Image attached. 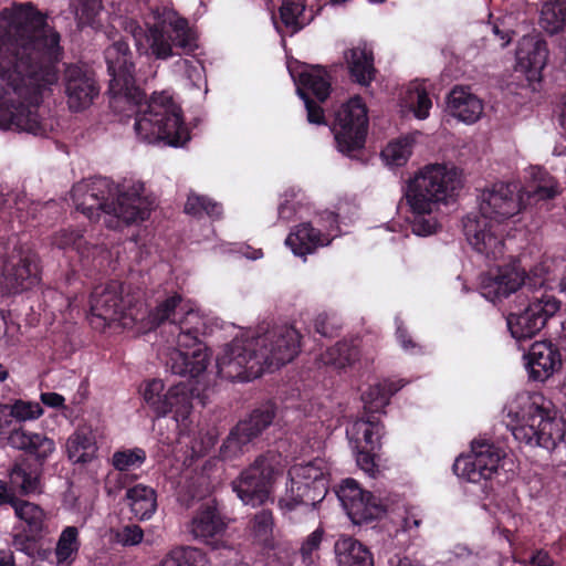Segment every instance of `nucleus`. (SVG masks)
Instances as JSON below:
<instances>
[{
	"mask_svg": "<svg viewBox=\"0 0 566 566\" xmlns=\"http://www.w3.org/2000/svg\"><path fill=\"white\" fill-rule=\"evenodd\" d=\"M525 358L530 377L537 381L548 379L562 366L558 348L547 340L532 344Z\"/></svg>",
	"mask_w": 566,
	"mask_h": 566,
	"instance_id": "nucleus-22",
	"label": "nucleus"
},
{
	"mask_svg": "<svg viewBox=\"0 0 566 566\" xmlns=\"http://www.w3.org/2000/svg\"><path fill=\"white\" fill-rule=\"evenodd\" d=\"M334 551L338 566H374L370 551L350 536L339 537Z\"/></svg>",
	"mask_w": 566,
	"mask_h": 566,
	"instance_id": "nucleus-32",
	"label": "nucleus"
},
{
	"mask_svg": "<svg viewBox=\"0 0 566 566\" xmlns=\"http://www.w3.org/2000/svg\"><path fill=\"white\" fill-rule=\"evenodd\" d=\"M147 407L157 418L166 417L171 412V405L168 401V389L160 379H151L146 382L143 391Z\"/></svg>",
	"mask_w": 566,
	"mask_h": 566,
	"instance_id": "nucleus-40",
	"label": "nucleus"
},
{
	"mask_svg": "<svg viewBox=\"0 0 566 566\" xmlns=\"http://www.w3.org/2000/svg\"><path fill=\"white\" fill-rule=\"evenodd\" d=\"M524 297L526 306L518 313H511L506 319L511 335L517 340L535 336L560 306L559 301L543 287H535Z\"/></svg>",
	"mask_w": 566,
	"mask_h": 566,
	"instance_id": "nucleus-12",
	"label": "nucleus"
},
{
	"mask_svg": "<svg viewBox=\"0 0 566 566\" xmlns=\"http://www.w3.org/2000/svg\"><path fill=\"white\" fill-rule=\"evenodd\" d=\"M298 82L302 87L297 88V94L305 103L307 120L311 124H325L323 108L312 101L304 90L315 95L319 102H324L328 97L331 88L326 71L319 66L311 67L300 74Z\"/></svg>",
	"mask_w": 566,
	"mask_h": 566,
	"instance_id": "nucleus-21",
	"label": "nucleus"
},
{
	"mask_svg": "<svg viewBox=\"0 0 566 566\" xmlns=\"http://www.w3.org/2000/svg\"><path fill=\"white\" fill-rule=\"evenodd\" d=\"M336 495L350 521L356 525L368 524L386 513L382 501L360 488L354 479H345L338 485Z\"/></svg>",
	"mask_w": 566,
	"mask_h": 566,
	"instance_id": "nucleus-17",
	"label": "nucleus"
},
{
	"mask_svg": "<svg viewBox=\"0 0 566 566\" xmlns=\"http://www.w3.org/2000/svg\"><path fill=\"white\" fill-rule=\"evenodd\" d=\"M154 14L157 22L147 31L134 20L123 22L138 51L147 53L149 50L156 59L166 60L174 55L172 46L181 49L185 54H190L198 48L196 35L189 29L187 20L177 18L171 11H165L161 18L156 9Z\"/></svg>",
	"mask_w": 566,
	"mask_h": 566,
	"instance_id": "nucleus-9",
	"label": "nucleus"
},
{
	"mask_svg": "<svg viewBox=\"0 0 566 566\" xmlns=\"http://www.w3.org/2000/svg\"><path fill=\"white\" fill-rule=\"evenodd\" d=\"M226 530V523L218 513V511L210 506L205 505L197 511L192 517L189 526L190 533L202 541L217 537Z\"/></svg>",
	"mask_w": 566,
	"mask_h": 566,
	"instance_id": "nucleus-34",
	"label": "nucleus"
},
{
	"mask_svg": "<svg viewBox=\"0 0 566 566\" xmlns=\"http://www.w3.org/2000/svg\"><path fill=\"white\" fill-rule=\"evenodd\" d=\"M545 281L539 276H526L517 265H507L481 276V294L491 302H496L510 294L521 291L525 296L535 287H544Z\"/></svg>",
	"mask_w": 566,
	"mask_h": 566,
	"instance_id": "nucleus-16",
	"label": "nucleus"
},
{
	"mask_svg": "<svg viewBox=\"0 0 566 566\" xmlns=\"http://www.w3.org/2000/svg\"><path fill=\"white\" fill-rule=\"evenodd\" d=\"M384 427L374 415L355 420L346 430L355 448L376 450L380 447Z\"/></svg>",
	"mask_w": 566,
	"mask_h": 566,
	"instance_id": "nucleus-29",
	"label": "nucleus"
},
{
	"mask_svg": "<svg viewBox=\"0 0 566 566\" xmlns=\"http://www.w3.org/2000/svg\"><path fill=\"white\" fill-rule=\"evenodd\" d=\"M450 114L464 123L476 122L482 112V102L468 88L455 86L447 97Z\"/></svg>",
	"mask_w": 566,
	"mask_h": 566,
	"instance_id": "nucleus-26",
	"label": "nucleus"
},
{
	"mask_svg": "<svg viewBox=\"0 0 566 566\" xmlns=\"http://www.w3.org/2000/svg\"><path fill=\"white\" fill-rule=\"evenodd\" d=\"M315 331L325 337H331L335 333V325L326 313L318 314L314 322Z\"/></svg>",
	"mask_w": 566,
	"mask_h": 566,
	"instance_id": "nucleus-59",
	"label": "nucleus"
},
{
	"mask_svg": "<svg viewBox=\"0 0 566 566\" xmlns=\"http://www.w3.org/2000/svg\"><path fill=\"white\" fill-rule=\"evenodd\" d=\"M397 339L401 344L402 348L406 350H412L418 348L419 346L411 339L407 329L401 325H398L396 331Z\"/></svg>",
	"mask_w": 566,
	"mask_h": 566,
	"instance_id": "nucleus-63",
	"label": "nucleus"
},
{
	"mask_svg": "<svg viewBox=\"0 0 566 566\" xmlns=\"http://www.w3.org/2000/svg\"><path fill=\"white\" fill-rule=\"evenodd\" d=\"M11 415L20 420L36 419L42 415V408L39 403L17 401L12 406Z\"/></svg>",
	"mask_w": 566,
	"mask_h": 566,
	"instance_id": "nucleus-55",
	"label": "nucleus"
},
{
	"mask_svg": "<svg viewBox=\"0 0 566 566\" xmlns=\"http://www.w3.org/2000/svg\"><path fill=\"white\" fill-rule=\"evenodd\" d=\"M323 533L322 528H317L303 542L300 552L305 564H311L313 562L312 554L314 551L318 549L323 539Z\"/></svg>",
	"mask_w": 566,
	"mask_h": 566,
	"instance_id": "nucleus-56",
	"label": "nucleus"
},
{
	"mask_svg": "<svg viewBox=\"0 0 566 566\" xmlns=\"http://www.w3.org/2000/svg\"><path fill=\"white\" fill-rule=\"evenodd\" d=\"M36 537L38 536H32L29 533L18 534L13 537V545L19 552L25 554V562H34L38 564V560H44L50 555L49 549L41 548L36 545Z\"/></svg>",
	"mask_w": 566,
	"mask_h": 566,
	"instance_id": "nucleus-50",
	"label": "nucleus"
},
{
	"mask_svg": "<svg viewBox=\"0 0 566 566\" xmlns=\"http://www.w3.org/2000/svg\"><path fill=\"white\" fill-rule=\"evenodd\" d=\"M185 212L195 217L207 214L218 219L222 214V206L207 196L191 192L187 198Z\"/></svg>",
	"mask_w": 566,
	"mask_h": 566,
	"instance_id": "nucleus-46",
	"label": "nucleus"
},
{
	"mask_svg": "<svg viewBox=\"0 0 566 566\" xmlns=\"http://www.w3.org/2000/svg\"><path fill=\"white\" fill-rule=\"evenodd\" d=\"M146 459V451L142 448L122 449L113 453L111 463L117 471L123 472L140 468Z\"/></svg>",
	"mask_w": 566,
	"mask_h": 566,
	"instance_id": "nucleus-47",
	"label": "nucleus"
},
{
	"mask_svg": "<svg viewBox=\"0 0 566 566\" xmlns=\"http://www.w3.org/2000/svg\"><path fill=\"white\" fill-rule=\"evenodd\" d=\"M86 241L83 234L75 230L63 229L56 232L52 238V244L59 249L73 248L81 254H84V244Z\"/></svg>",
	"mask_w": 566,
	"mask_h": 566,
	"instance_id": "nucleus-53",
	"label": "nucleus"
},
{
	"mask_svg": "<svg viewBox=\"0 0 566 566\" xmlns=\"http://www.w3.org/2000/svg\"><path fill=\"white\" fill-rule=\"evenodd\" d=\"M140 181H125L120 186L105 177H94L75 184L71 195L77 211L91 220L104 218L109 229H120L149 217L150 202L143 196Z\"/></svg>",
	"mask_w": 566,
	"mask_h": 566,
	"instance_id": "nucleus-4",
	"label": "nucleus"
},
{
	"mask_svg": "<svg viewBox=\"0 0 566 566\" xmlns=\"http://www.w3.org/2000/svg\"><path fill=\"white\" fill-rule=\"evenodd\" d=\"M8 441L11 447L34 455L39 461L46 460L55 450L52 439L22 428L13 430Z\"/></svg>",
	"mask_w": 566,
	"mask_h": 566,
	"instance_id": "nucleus-28",
	"label": "nucleus"
},
{
	"mask_svg": "<svg viewBox=\"0 0 566 566\" xmlns=\"http://www.w3.org/2000/svg\"><path fill=\"white\" fill-rule=\"evenodd\" d=\"M101 7V0H70V8L77 18L84 21L93 19Z\"/></svg>",
	"mask_w": 566,
	"mask_h": 566,
	"instance_id": "nucleus-54",
	"label": "nucleus"
},
{
	"mask_svg": "<svg viewBox=\"0 0 566 566\" xmlns=\"http://www.w3.org/2000/svg\"><path fill=\"white\" fill-rule=\"evenodd\" d=\"M526 207L522 187L516 182H495L479 196V213L468 214L463 232L471 247L489 260L504 254L501 226Z\"/></svg>",
	"mask_w": 566,
	"mask_h": 566,
	"instance_id": "nucleus-5",
	"label": "nucleus"
},
{
	"mask_svg": "<svg viewBox=\"0 0 566 566\" xmlns=\"http://www.w3.org/2000/svg\"><path fill=\"white\" fill-rule=\"evenodd\" d=\"M461 187V172L454 166L441 164L428 165L410 179L405 197L412 213V232L422 237L434 233L439 226L434 211Z\"/></svg>",
	"mask_w": 566,
	"mask_h": 566,
	"instance_id": "nucleus-6",
	"label": "nucleus"
},
{
	"mask_svg": "<svg viewBox=\"0 0 566 566\" xmlns=\"http://www.w3.org/2000/svg\"><path fill=\"white\" fill-rule=\"evenodd\" d=\"M411 148L412 139L410 137H402L389 143L381 151V157L387 165L403 166L411 155Z\"/></svg>",
	"mask_w": 566,
	"mask_h": 566,
	"instance_id": "nucleus-48",
	"label": "nucleus"
},
{
	"mask_svg": "<svg viewBox=\"0 0 566 566\" xmlns=\"http://www.w3.org/2000/svg\"><path fill=\"white\" fill-rule=\"evenodd\" d=\"M423 514L418 509H409L403 517V528L410 531L421 525Z\"/></svg>",
	"mask_w": 566,
	"mask_h": 566,
	"instance_id": "nucleus-61",
	"label": "nucleus"
},
{
	"mask_svg": "<svg viewBox=\"0 0 566 566\" xmlns=\"http://www.w3.org/2000/svg\"><path fill=\"white\" fill-rule=\"evenodd\" d=\"M177 65L185 70L187 77L195 82L200 78L201 65L197 62L193 63L190 60L184 59L177 62Z\"/></svg>",
	"mask_w": 566,
	"mask_h": 566,
	"instance_id": "nucleus-62",
	"label": "nucleus"
},
{
	"mask_svg": "<svg viewBox=\"0 0 566 566\" xmlns=\"http://www.w3.org/2000/svg\"><path fill=\"white\" fill-rule=\"evenodd\" d=\"M144 532L138 525H127L117 532V542L124 546H134L143 541Z\"/></svg>",
	"mask_w": 566,
	"mask_h": 566,
	"instance_id": "nucleus-57",
	"label": "nucleus"
},
{
	"mask_svg": "<svg viewBox=\"0 0 566 566\" xmlns=\"http://www.w3.org/2000/svg\"><path fill=\"white\" fill-rule=\"evenodd\" d=\"M566 22V0L546 2L541 11L539 24L549 34L559 32Z\"/></svg>",
	"mask_w": 566,
	"mask_h": 566,
	"instance_id": "nucleus-42",
	"label": "nucleus"
},
{
	"mask_svg": "<svg viewBox=\"0 0 566 566\" xmlns=\"http://www.w3.org/2000/svg\"><path fill=\"white\" fill-rule=\"evenodd\" d=\"M125 500L130 512L137 520H149L157 510L156 491L145 484H136L127 489Z\"/></svg>",
	"mask_w": 566,
	"mask_h": 566,
	"instance_id": "nucleus-36",
	"label": "nucleus"
},
{
	"mask_svg": "<svg viewBox=\"0 0 566 566\" xmlns=\"http://www.w3.org/2000/svg\"><path fill=\"white\" fill-rule=\"evenodd\" d=\"M96 451V438L91 427H78L66 440V454L73 463L91 462Z\"/></svg>",
	"mask_w": 566,
	"mask_h": 566,
	"instance_id": "nucleus-30",
	"label": "nucleus"
},
{
	"mask_svg": "<svg viewBox=\"0 0 566 566\" xmlns=\"http://www.w3.org/2000/svg\"><path fill=\"white\" fill-rule=\"evenodd\" d=\"M357 450L356 452V462L358 467L364 470L366 473H374L376 463L374 459V451L375 450H368L366 448H355Z\"/></svg>",
	"mask_w": 566,
	"mask_h": 566,
	"instance_id": "nucleus-58",
	"label": "nucleus"
},
{
	"mask_svg": "<svg viewBox=\"0 0 566 566\" xmlns=\"http://www.w3.org/2000/svg\"><path fill=\"white\" fill-rule=\"evenodd\" d=\"M63 84L67 105L73 112L87 108L98 95V87L93 74L76 64L65 67Z\"/></svg>",
	"mask_w": 566,
	"mask_h": 566,
	"instance_id": "nucleus-20",
	"label": "nucleus"
},
{
	"mask_svg": "<svg viewBox=\"0 0 566 566\" xmlns=\"http://www.w3.org/2000/svg\"><path fill=\"white\" fill-rule=\"evenodd\" d=\"M109 107L125 118L135 117L134 129L139 139L155 144L165 142L179 146L188 140L180 107L172 97L163 92L154 94L148 102L135 81L109 80Z\"/></svg>",
	"mask_w": 566,
	"mask_h": 566,
	"instance_id": "nucleus-2",
	"label": "nucleus"
},
{
	"mask_svg": "<svg viewBox=\"0 0 566 566\" xmlns=\"http://www.w3.org/2000/svg\"><path fill=\"white\" fill-rule=\"evenodd\" d=\"M205 326L198 311H188L179 324L171 328V333L176 334L177 347L168 353L166 369L172 375L195 378L207 369L210 355L199 340Z\"/></svg>",
	"mask_w": 566,
	"mask_h": 566,
	"instance_id": "nucleus-10",
	"label": "nucleus"
},
{
	"mask_svg": "<svg viewBox=\"0 0 566 566\" xmlns=\"http://www.w3.org/2000/svg\"><path fill=\"white\" fill-rule=\"evenodd\" d=\"M352 78L360 85H369L375 78L374 56L365 46H355L344 52Z\"/></svg>",
	"mask_w": 566,
	"mask_h": 566,
	"instance_id": "nucleus-33",
	"label": "nucleus"
},
{
	"mask_svg": "<svg viewBox=\"0 0 566 566\" xmlns=\"http://www.w3.org/2000/svg\"><path fill=\"white\" fill-rule=\"evenodd\" d=\"M14 516L24 524V532L32 536H41L45 527L44 510L32 502L18 497L12 503Z\"/></svg>",
	"mask_w": 566,
	"mask_h": 566,
	"instance_id": "nucleus-37",
	"label": "nucleus"
},
{
	"mask_svg": "<svg viewBox=\"0 0 566 566\" xmlns=\"http://www.w3.org/2000/svg\"><path fill=\"white\" fill-rule=\"evenodd\" d=\"M111 80L135 81V64L128 43L122 39L114 41L104 52Z\"/></svg>",
	"mask_w": 566,
	"mask_h": 566,
	"instance_id": "nucleus-24",
	"label": "nucleus"
},
{
	"mask_svg": "<svg viewBox=\"0 0 566 566\" xmlns=\"http://www.w3.org/2000/svg\"><path fill=\"white\" fill-rule=\"evenodd\" d=\"M40 280L38 255L32 251H20L4 263L0 284L6 293L17 294L38 285Z\"/></svg>",
	"mask_w": 566,
	"mask_h": 566,
	"instance_id": "nucleus-19",
	"label": "nucleus"
},
{
	"mask_svg": "<svg viewBox=\"0 0 566 566\" xmlns=\"http://www.w3.org/2000/svg\"><path fill=\"white\" fill-rule=\"evenodd\" d=\"M8 475L11 489L23 496L42 492L41 469L25 459L15 461Z\"/></svg>",
	"mask_w": 566,
	"mask_h": 566,
	"instance_id": "nucleus-25",
	"label": "nucleus"
},
{
	"mask_svg": "<svg viewBox=\"0 0 566 566\" xmlns=\"http://www.w3.org/2000/svg\"><path fill=\"white\" fill-rule=\"evenodd\" d=\"M300 333L279 326L252 339H234L217 357L218 375L227 380L250 381L265 370L280 368L300 350Z\"/></svg>",
	"mask_w": 566,
	"mask_h": 566,
	"instance_id": "nucleus-3",
	"label": "nucleus"
},
{
	"mask_svg": "<svg viewBox=\"0 0 566 566\" xmlns=\"http://www.w3.org/2000/svg\"><path fill=\"white\" fill-rule=\"evenodd\" d=\"M405 386L402 380L390 381L384 380L370 386L363 395L361 400L366 412L374 415L375 412L381 411L390 400V397L395 395Z\"/></svg>",
	"mask_w": 566,
	"mask_h": 566,
	"instance_id": "nucleus-39",
	"label": "nucleus"
},
{
	"mask_svg": "<svg viewBox=\"0 0 566 566\" xmlns=\"http://www.w3.org/2000/svg\"><path fill=\"white\" fill-rule=\"evenodd\" d=\"M275 474L273 462L260 455L231 482V486L244 505L261 506L271 496Z\"/></svg>",
	"mask_w": 566,
	"mask_h": 566,
	"instance_id": "nucleus-14",
	"label": "nucleus"
},
{
	"mask_svg": "<svg viewBox=\"0 0 566 566\" xmlns=\"http://www.w3.org/2000/svg\"><path fill=\"white\" fill-rule=\"evenodd\" d=\"M504 451L489 440H473L471 453L460 455L453 463V472L472 483L490 480L497 473Z\"/></svg>",
	"mask_w": 566,
	"mask_h": 566,
	"instance_id": "nucleus-15",
	"label": "nucleus"
},
{
	"mask_svg": "<svg viewBox=\"0 0 566 566\" xmlns=\"http://www.w3.org/2000/svg\"><path fill=\"white\" fill-rule=\"evenodd\" d=\"M143 307L144 304L138 303L139 316L144 317L139 322L144 323V327L147 329L156 328L165 322H169L172 328L179 324L180 318L186 316L188 311H195L179 294L166 297L147 313L143 311Z\"/></svg>",
	"mask_w": 566,
	"mask_h": 566,
	"instance_id": "nucleus-23",
	"label": "nucleus"
},
{
	"mask_svg": "<svg viewBox=\"0 0 566 566\" xmlns=\"http://www.w3.org/2000/svg\"><path fill=\"white\" fill-rule=\"evenodd\" d=\"M10 208H14L19 222H27L30 218H34L36 212L42 208L39 202L31 201L25 193L17 192L6 196Z\"/></svg>",
	"mask_w": 566,
	"mask_h": 566,
	"instance_id": "nucleus-52",
	"label": "nucleus"
},
{
	"mask_svg": "<svg viewBox=\"0 0 566 566\" xmlns=\"http://www.w3.org/2000/svg\"><path fill=\"white\" fill-rule=\"evenodd\" d=\"M249 528L254 539L269 545L273 538L274 517L271 510L263 509L250 520Z\"/></svg>",
	"mask_w": 566,
	"mask_h": 566,
	"instance_id": "nucleus-45",
	"label": "nucleus"
},
{
	"mask_svg": "<svg viewBox=\"0 0 566 566\" xmlns=\"http://www.w3.org/2000/svg\"><path fill=\"white\" fill-rule=\"evenodd\" d=\"M358 349L348 342H338L323 355V361L336 368H345L358 359Z\"/></svg>",
	"mask_w": 566,
	"mask_h": 566,
	"instance_id": "nucleus-44",
	"label": "nucleus"
},
{
	"mask_svg": "<svg viewBox=\"0 0 566 566\" xmlns=\"http://www.w3.org/2000/svg\"><path fill=\"white\" fill-rule=\"evenodd\" d=\"M193 387L189 382L181 381L169 387L168 401L171 405L174 420L179 427L187 426V420L192 411Z\"/></svg>",
	"mask_w": 566,
	"mask_h": 566,
	"instance_id": "nucleus-38",
	"label": "nucleus"
},
{
	"mask_svg": "<svg viewBox=\"0 0 566 566\" xmlns=\"http://www.w3.org/2000/svg\"><path fill=\"white\" fill-rule=\"evenodd\" d=\"M523 198L526 196V205L548 200L558 193V186L554 177L541 167H531L530 181L522 188Z\"/></svg>",
	"mask_w": 566,
	"mask_h": 566,
	"instance_id": "nucleus-35",
	"label": "nucleus"
},
{
	"mask_svg": "<svg viewBox=\"0 0 566 566\" xmlns=\"http://www.w3.org/2000/svg\"><path fill=\"white\" fill-rule=\"evenodd\" d=\"M547 57V44L538 35H524L518 42L516 60L525 71L541 72L546 65Z\"/></svg>",
	"mask_w": 566,
	"mask_h": 566,
	"instance_id": "nucleus-27",
	"label": "nucleus"
},
{
	"mask_svg": "<svg viewBox=\"0 0 566 566\" xmlns=\"http://www.w3.org/2000/svg\"><path fill=\"white\" fill-rule=\"evenodd\" d=\"M304 9L305 7L301 2L292 0L282 1L280 7L281 21L290 30L291 34L296 33L304 27V23L301 21Z\"/></svg>",
	"mask_w": 566,
	"mask_h": 566,
	"instance_id": "nucleus-51",
	"label": "nucleus"
},
{
	"mask_svg": "<svg viewBox=\"0 0 566 566\" xmlns=\"http://www.w3.org/2000/svg\"><path fill=\"white\" fill-rule=\"evenodd\" d=\"M493 33L500 38L501 46H506L511 40L514 32L507 28V22L505 19L501 20L499 23H494L492 25Z\"/></svg>",
	"mask_w": 566,
	"mask_h": 566,
	"instance_id": "nucleus-60",
	"label": "nucleus"
},
{
	"mask_svg": "<svg viewBox=\"0 0 566 566\" xmlns=\"http://www.w3.org/2000/svg\"><path fill=\"white\" fill-rule=\"evenodd\" d=\"M406 102L410 105L417 118L424 119L429 116L432 103L421 84L410 85L407 91Z\"/></svg>",
	"mask_w": 566,
	"mask_h": 566,
	"instance_id": "nucleus-49",
	"label": "nucleus"
},
{
	"mask_svg": "<svg viewBox=\"0 0 566 566\" xmlns=\"http://www.w3.org/2000/svg\"><path fill=\"white\" fill-rule=\"evenodd\" d=\"M1 15L7 30L0 34V126L44 135L36 107L59 81L53 62L62 50L60 34L30 2L4 9Z\"/></svg>",
	"mask_w": 566,
	"mask_h": 566,
	"instance_id": "nucleus-1",
	"label": "nucleus"
},
{
	"mask_svg": "<svg viewBox=\"0 0 566 566\" xmlns=\"http://www.w3.org/2000/svg\"><path fill=\"white\" fill-rule=\"evenodd\" d=\"M368 127L367 108L359 96L350 98L335 113L332 132L339 151L349 154L364 147Z\"/></svg>",
	"mask_w": 566,
	"mask_h": 566,
	"instance_id": "nucleus-13",
	"label": "nucleus"
},
{
	"mask_svg": "<svg viewBox=\"0 0 566 566\" xmlns=\"http://www.w3.org/2000/svg\"><path fill=\"white\" fill-rule=\"evenodd\" d=\"M206 554L196 547L179 546L172 548L159 566H207Z\"/></svg>",
	"mask_w": 566,
	"mask_h": 566,
	"instance_id": "nucleus-41",
	"label": "nucleus"
},
{
	"mask_svg": "<svg viewBox=\"0 0 566 566\" xmlns=\"http://www.w3.org/2000/svg\"><path fill=\"white\" fill-rule=\"evenodd\" d=\"M275 411L272 405L254 409L247 418L240 420L223 441L220 453L223 459L238 457L243 447L259 437L273 421Z\"/></svg>",
	"mask_w": 566,
	"mask_h": 566,
	"instance_id": "nucleus-18",
	"label": "nucleus"
},
{
	"mask_svg": "<svg viewBox=\"0 0 566 566\" xmlns=\"http://www.w3.org/2000/svg\"><path fill=\"white\" fill-rule=\"evenodd\" d=\"M80 546L78 528L76 526H66L61 532L55 546L57 564L72 563L80 549Z\"/></svg>",
	"mask_w": 566,
	"mask_h": 566,
	"instance_id": "nucleus-43",
	"label": "nucleus"
},
{
	"mask_svg": "<svg viewBox=\"0 0 566 566\" xmlns=\"http://www.w3.org/2000/svg\"><path fill=\"white\" fill-rule=\"evenodd\" d=\"M507 428L521 443L554 451L565 441L564 421L539 392L517 394L507 407Z\"/></svg>",
	"mask_w": 566,
	"mask_h": 566,
	"instance_id": "nucleus-7",
	"label": "nucleus"
},
{
	"mask_svg": "<svg viewBox=\"0 0 566 566\" xmlns=\"http://www.w3.org/2000/svg\"><path fill=\"white\" fill-rule=\"evenodd\" d=\"M328 474L329 465L322 458L292 465L286 490L277 502L282 515L293 523L301 522V514L315 518L316 505L327 493Z\"/></svg>",
	"mask_w": 566,
	"mask_h": 566,
	"instance_id": "nucleus-8",
	"label": "nucleus"
},
{
	"mask_svg": "<svg viewBox=\"0 0 566 566\" xmlns=\"http://www.w3.org/2000/svg\"><path fill=\"white\" fill-rule=\"evenodd\" d=\"M285 243L295 255L305 256L315 252L317 248L329 244V240L311 223L305 222L287 235Z\"/></svg>",
	"mask_w": 566,
	"mask_h": 566,
	"instance_id": "nucleus-31",
	"label": "nucleus"
},
{
	"mask_svg": "<svg viewBox=\"0 0 566 566\" xmlns=\"http://www.w3.org/2000/svg\"><path fill=\"white\" fill-rule=\"evenodd\" d=\"M0 566H40L34 562H24L19 565L15 562L14 555L11 551H0Z\"/></svg>",
	"mask_w": 566,
	"mask_h": 566,
	"instance_id": "nucleus-64",
	"label": "nucleus"
},
{
	"mask_svg": "<svg viewBox=\"0 0 566 566\" xmlns=\"http://www.w3.org/2000/svg\"><path fill=\"white\" fill-rule=\"evenodd\" d=\"M125 286L116 281L94 289L91 295V324L105 327L114 322L123 326L137 323L144 317L139 316L138 303L133 304L129 295L123 296Z\"/></svg>",
	"mask_w": 566,
	"mask_h": 566,
	"instance_id": "nucleus-11",
	"label": "nucleus"
}]
</instances>
